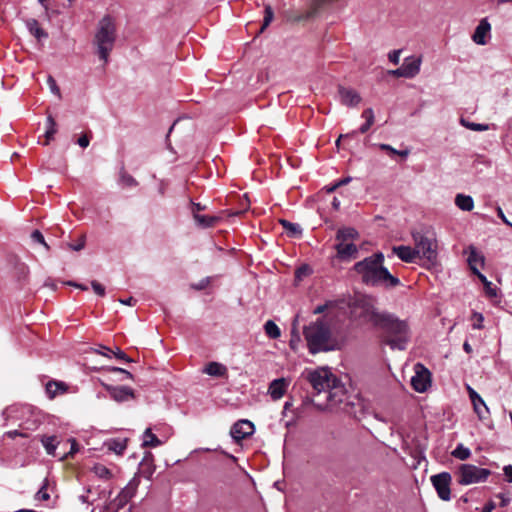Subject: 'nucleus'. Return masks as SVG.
<instances>
[{
  "mask_svg": "<svg viewBox=\"0 0 512 512\" xmlns=\"http://www.w3.org/2000/svg\"><path fill=\"white\" fill-rule=\"evenodd\" d=\"M354 271L358 274L360 281L368 287L392 289L400 285L399 278L392 275L384 266L382 252L354 264Z\"/></svg>",
  "mask_w": 512,
  "mask_h": 512,
  "instance_id": "obj_1",
  "label": "nucleus"
},
{
  "mask_svg": "<svg viewBox=\"0 0 512 512\" xmlns=\"http://www.w3.org/2000/svg\"><path fill=\"white\" fill-rule=\"evenodd\" d=\"M388 312L377 308L374 296L354 293V328L363 330L378 329Z\"/></svg>",
  "mask_w": 512,
  "mask_h": 512,
  "instance_id": "obj_2",
  "label": "nucleus"
},
{
  "mask_svg": "<svg viewBox=\"0 0 512 512\" xmlns=\"http://www.w3.org/2000/svg\"><path fill=\"white\" fill-rule=\"evenodd\" d=\"M378 329L383 331V342L391 349H406L411 338V330L407 321L388 313Z\"/></svg>",
  "mask_w": 512,
  "mask_h": 512,
  "instance_id": "obj_3",
  "label": "nucleus"
},
{
  "mask_svg": "<svg viewBox=\"0 0 512 512\" xmlns=\"http://www.w3.org/2000/svg\"><path fill=\"white\" fill-rule=\"evenodd\" d=\"M303 335L311 354L330 351L335 348L330 327L322 319H317L315 322L305 326L303 328Z\"/></svg>",
  "mask_w": 512,
  "mask_h": 512,
  "instance_id": "obj_4",
  "label": "nucleus"
},
{
  "mask_svg": "<svg viewBox=\"0 0 512 512\" xmlns=\"http://www.w3.org/2000/svg\"><path fill=\"white\" fill-rule=\"evenodd\" d=\"M116 40V25L112 17H103L97 27L94 38V44L101 60L105 63L108 61L110 52L114 47Z\"/></svg>",
  "mask_w": 512,
  "mask_h": 512,
  "instance_id": "obj_5",
  "label": "nucleus"
},
{
  "mask_svg": "<svg viewBox=\"0 0 512 512\" xmlns=\"http://www.w3.org/2000/svg\"><path fill=\"white\" fill-rule=\"evenodd\" d=\"M334 249L336 254L332 258L333 266L352 260V228L342 227L337 230Z\"/></svg>",
  "mask_w": 512,
  "mask_h": 512,
  "instance_id": "obj_6",
  "label": "nucleus"
},
{
  "mask_svg": "<svg viewBox=\"0 0 512 512\" xmlns=\"http://www.w3.org/2000/svg\"><path fill=\"white\" fill-rule=\"evenodd\" d=\"M490 475L489 469L473 464H461L456 472L458 484L464 486L485 482Z\"/></svg>",
  "mask_w": 512,
  "mask_h": 512,
  "instance_id": "obj_7",
  "label": "nucleus"
},
{
  "mask_svg": "<svg viewBox=\"0 0 512 512\" xmlns=\"http://www.w3.org/2000/svg\"><path fill=\"white\" fill-rule=\"evenodd\" d=\"M305 377L316 393L328 391L337 380V377L327 367L306 370Z\"/></svg>",
  "mask_w": 512,
  "mask_h": 512,
  "instance_id": "obj_8",
  "label": "nucleus"
},
{
  "mask_svg": "<svg viewBox=\"0 0 512 512\" xmlns=\"http://www.w3.org/2000/svg\"><path fill=\"white\" fill-rule=\"evenodd\" d=\"M412 236L417 257L426 260L430 264H434L437 260V242L435 238L419 232L413 233Z\"/></svg>",
  "mask_w": 512,
  "mask_h": 512,
  "instance_id": "obj_9",
  "label": "nucleus"
},
{
  "mask_svg": "<svg viewBox=\"0 0 512 512\" xmlns=\"http://www.w3.org/2000/svg\"><path fill=\"white\" fill-rule=\"evenodd\" d=\"M327 399L328 405L331 409H340L342 411L349 412L351 407L349 395L339 379H337L328 390Z\"/></svg>",
  "mask_w": 512,
  "mask_h": 512,
  "instance_id": "obj_10",
  "label": "nucleus"
},
{
  "mask_svg": "<svg viewBox=\"0 0 512 512\" xmlns=\"http://www.w3.org/2000/svg\"><path fill=\"white\" fill-rule=\"evenodd\" d=\"M414 370L415 375L411 378V386L415 391L423 393L431 386V373L421 363H416Z\"/></svg>",
  "mask_w": 512,
  "mask_h": 512,
  "instance_id": "obj_11",
  "label": "nucleus"
},
{
  "mask_svg": "<svg viewBox=\"0 0 512 512\" xmlns=\"http://www.w3.org/2000/svg\"><path fill=\"white\" fill-rule=\"evenodd\" d=\"M451 481L452 477L448 472H442L431 476V483L439 498L443 501H449L451 498Z\"/></svg>",
  "mask_w": 512,
  "mask_h": 512,
  "instance_id": "obj_12",
  "label": "nucleus"
},
{
  "mask_svg": "<svg viewBox=\"0 0 512 512\" xmlns=\"http://www.w3.org/2000/svg\"><path fill=\"white\" fill-rule=\"evenodd\" d=\"M254 433V425L249 420H239L231 428L230 434L236 441H241Z\"/></svg>",
  "mask_w": 512,
  "mask_h": 512,
  "instance_id": "obj_13",
  "label": "nucleus"
},
{
  "mask_svg": "<svg viewBox=\"0 0 512 512\" xmlns=\"http://www.w3.org/2000/svg\"><path fill=\"white\" fill-rule=\"evenodd\" d=\"M109 395L116 402H125L134 399V391L127 386H110L105 385Z\"/></svg>",
  "mask_w": 512,
  "mask_h": 512,
  "instance_id": "obj_14",
  "label": "nucleus"
},
{
  "mask_svg": "<svg viewBox=\"0 0 512 512\" xmlns=\"http://www.w3.org/2000/svg\"><path fill=\"white\" fill-rule=\"evenodd\" d=\"M490 31L491 25L487 18L481 19L472 35L473 41L478 45H485L487 43V37L490 36Z\"/></svg>",
  "mask_w": 512,
  "mask_h": 512,
  "instance_id": "obj_15",
  "label": "nucleus"
},
{
  "mask_svg": "<svg viewBox=\"0 0 512 512\" xmlns=\"http://www.w3.org/2000/svg\"><path fill=\"white\" fill-rule=\"evenodd\" d=\"M421 63L422 60L420 57L411 56L405 58L403 64L401 65L405 74V78H414L420 72Z\"/></svg>",
  "mask_w": 512,
  "mask_h": 512,
  "instance_id": "obj_16",
  "label": "nucleus"
},
{
  "mask_svg": "<svg viewBox=\"0 0 512 512\" xmlns=\"http://www.w3.org/2000/svg\"><path fill=\"white\" fill-rule=\"evenodd\" d=\"M289 382L285 378H278L273 380L268 388V393L273 400L282 398L288 388Z\"/></svg>",
  "mask_w": 512,
  "mask_h": 512,
  "instance_id": "obj_17",
  "label": "nucleus"
},
{
  "mask_svg": "<svg viewBox=\"0 0 512 512\" xmlns=\"http://www.w3.org/2000/svg\"><path fill=\"white\" fill-rule=\"evenodd\" d=\"M392 251L399 259L407 263L415 262L418 258L415 253V248H411L410 246H395Z\"/></svg>",
  "mask_w": 512,
  "mask_h": 512,
  "instance_id": "obj_18",
  "label": "nucleus"
},
{
  "mask_svg": "<svg viewBox=\"0 0 512 512\" xmlns=\"http://www.w3.org/2000/svg\"><path fill=\"white\" fill-rule=\"evenodd\" d=\"M468 251V264L471 270L477 274V272H479L478 267H482L484 265V257L477 251L474 246H469Z\"/></svg>",
  "mask_w": 512,
  "mask_h": 512,
  "instance_id": "obj_19",
  "label": "nucleus"
},
{
  "mask_svg": "<svg viewBox=\"0 0 512 512\" xmlns=\"http://www.w3.org/2000/svg\"><path fill=\"white\" fill-rule=\"evenodd\" d=\"M25 24L30 34L33 35L38 41L48 37V33L40 27L39 22L36 19L29 18L25 21Z\"/></svg>",
  "mask_w": 512,
  "mask_h": 512,
  "instance_id": "obj_20",
  "label": "nucleus"
},
{
  "mask_svg": "<svg viewBox=\"0 0 512 512\" xmlns=\"http://www.w3.org/2000/svg\"><path fill=\"white\" fill-rule=\"evenodd\" d=\"M204 373L214 377H227V367L219 362H210L203 370Z\"/></svg>",
  "mask_w": 512,
  "mask_h": 512,
  "instance_id": "obj_21",
  "label": "nucleus"
},
{
  "mask_svg": "<svg viewBox=\"0 0 512 512\" xmlns=\"http://www.w3.org/2000/svg\"><path fill=\"white\" fill-rule=\"evenodd\" d=\"M194 220L197 225L201 228H209L215 226V224L220 220L218 216H208L201 215L194 211Z\"/></svg>",
  "mask_w": 512,
  "mask_h": 512,
  "instance_id": "obj_22",
  "label": "nucleus"
},
{
  "mask_svg": "<svg viewBox=\"0 0 512 512\" xmlns=\"http://www.w3.org/2000/svg\"><path fill=\"white\" fill-rule=\"evenodd\" d=\"M299 324V315H296L292 322L291 327V339L289 341V346L292 350L296 351L301 342L300 333L298 331Z\"/></svg>",
  "mask_w": 512,
  "mask_h": 512,
  "instance_id": "obj_23",
  "label": "nucleus"
},
{
  "mask_svg": "<svg viewBox=\"0 0 512 512\" xmlns=\"http://www.w3.org/2000/svg\"><path fill=\"white\" fill-rule=\"evenodd\" d=\"M455 204L462 211H471L474 208L473 198L469 195L457 194Z\"/></svg>",
  "mask_w": 512,
  "mask_h": 512,
  "instance_id": "obj_24",
  "label": "nucleus"
},
{
  "mask_svg": "<svg viewBox=\"0 0 512 512\" xmlns=\"http://www.w3.org/2000/svg\"><path fill=\"white\" fill-rule=\"evenodd\" d=\"M478 399L471 400L474 411L480 419H486L489 415V409L480 395H478Z\"/></svg>",
  "mask_w": 512,
  "mask_h": 512,
  "instance_id": "obj_25",
  "label": "nucleus"
},
{
  "mask_svg": "<svg viewBox=\"0 0 512 512\" xmlns=\"http://www.w3.org/2000/svg\"><path fill=\"white\" fill-rule=\"evenodd\" d=\"M162 445V441L152 433L150 428H147L143 433L142 446L144 447H158Z\"/></svg>",
  "mask_w": 512,
  "mask_h": 512,
  "instance_id": "obj_26",
  "label": "nucleus"
},
{
  "mask_svg": "<svg viewBox=\"0 0 512 512\" xmlns=\"http://www.w3.org/2000/svg\"><path fill=\"white\" fill-rule=\"evenodd\" d=\"M66 386L63 382L49 381L46 384V393L50 398H54L58 393L65 392Z\"/></svg>",
  "mask_w": 512,
  "mask_h": 512,
  "instance_id": "obj_27",
  "label": "nucleus"
},
{
  "mask_svg": "<svg viewBox=\"0 0 512 512\" xmlns=\"http://www.w3.org/2000/svg\"><path fill=\"white\" fill-rule=\"evenodd\" d=\"M46 125H47V129L45 131L46 141H45L44 145H48L50 140H52L54 138V135L57 132V124L51 115H49L47 117Z\"/></svg>",
  "mask_w": 512,
  "mask_h": 512,
  "instance_id": "obj_28",
  "label": "nucleus"
},
{
  "mask_svg": "<svg viewBox=\"0 0 512 512\" xmlns=\"http://www.w3.org/2000/svg\"><path fill=\"white\" fill-rule=\"evenodd\" d=\"M264 331L266 335L271 339H278L281 336L280 328L272 320L266 321L264 324Z\"/></svg>",
  "mask_w": 512,
  "mask_h": 512,
  "instance_id": "obj_29",
  "label": "nucleus"
},
{
  "mask_svg": "<svg viewBox=\"0 0 512 512\" xmlns=\"http://www.w3.org/2000/svg\"><path fill=\"white\" fill-rule=\"evenodd\" d=\"M41 442L49 455H55V450L59 444L55 436H43Z\"/></svg>",
  "mask_w": 512,
  "mask_h": 512,
  "instance_id": "obj_30",
  "label": "nucleus"
},
{
  "mask_svg": "<svg viewBox=\"0 0 512 512\" xmlns=\"http://www.w3.org/2000/svg\"><path fill=\"white\" fill-rule=\"evenodd\" d=\"M93 473L100 479L109 480L112 477V472L105 465L97 463L92 468Z\"/></svg>",
  "mask_w": 512,
  "mask_h": 512,
  "instance_id": "obj_31",
  "label": "nucleus"
},
{
  "mask_svg": "<svg viewBox=\"0 0 512 512\" xmlns=\"http://www.w3.org/2000/svg\"><path fill=\"white\" fill-rule=\"evenodd\" d=\"M362 118L365 120V123L363 125H361V127L359 128V131L361 133H365V132H367L369 130L371 125L374 123V112H373V110L371 108L366 109L362 113Z\"/></svg>",
  "mask_w": 512,
  "mask_h": 512,
  "instance_id": "obj_32",
  "label": "nucleus"
},
{
  "mask_svg": "<svg viewBox=\"0 0 512 512\" xmlns=\"http://www.w3.org/2000/svg\"><path fill=\"white\" fill-rule=\"evenodd\" d=\"M476 275L478 276L480 281L483 283L486 295L489 298H495L497 296V289L495 287H493L492 283L490 281H488L487 278L483 274H481L480 272H477Z\"/></svg>",
  "mask_w": 512,
  "mask_h": 512,
  "instance_id": "obj_33",
  "label": "nucleus"
},
{
  "mask_svg": "<svg viewBox=\"0 0 512 512\" xmlns=\"http://www.w3.org/2000/svg\"><path fill=\"white\" fill-rule=\"evenodd\" d=\"M107 445H108L109 450L114 451L118 455H121L127 447L125 439L124 440L113 439V440H110Z\"/></svg>",
  "mask_w": 512,
  "mask_h": 512,
  "instance_id": "obj_34",
  "label": "nucleus"
},
{
  "mask_svg": "<svg viewBox=\"0 0 512 512\" xmlns=\"http://www.w3.org/2000/svg\"><path fill=\"white\" fill-rule=\"evenodd\" d=\"M281 225L283 228L292 236H299L302 233L301 227L296 224L289 222L287 220H280Z\"/></svg>",
  "mask_w": 512,
  "mask_h": 512,
  "instance_id": "obj_35",
  "label": "nucleus"
},
{
  "mask_svg": "<svg viewBox=\"0 0 512 512\" xmlns=\"http://www.w3.org/2000/svg\"><path fill=\"white\" fill-rule=\"evenodd\" d=\"M471 452L468 448L462 444H458L457 447L452 451V456L459 460H466L470 457Z\"/></svg>",
  "mask_w": 512,
  "mask_h": 512,
  "instance_id": "obj_36",
  "label": "nucleus"
},
{
  "mask_svg": "<svg viewBox=\"0 0 512 512\" xmlns=\"http://www.w3.org/2000/svg\"><path fill=\"white\" fill-rule=\"evenodd\" d=\"M273 18H274V13H273L272 7L270 5H266L265 11H264L263 25L261 27V32H263L270 25Z\"/></svg>",
  "mask_w": 512,
  "mask_h": 512,
  "instance_id": "obj_37",
  "label": "nucleus"
},
{
  "mask_svg": "<svg viewBox=\"0 0 512 512\" xmlns=\"http://www.w3.org/2000/svg\"><path fill=\"white\" fill-rule=\"evenodd\" d=\"M461 124L472 131H486L489 128L487 124L473 123L465 119H461Z\"/></svg>",
  "mask_w": 512,
  "mask_h": 512,
  "instance_id": "obj_38",
  "label": "nucleus"
},
{
  "mask_svg": "<svg viewBox=\"0 0 512 512\" xmlns=\"http://www.w3.org/2000/svg\"><path fill=\"white\" fill-rule=\"evenodd\" d=\"M341 102L347 107L352 106V92L345 88H340L339 90Z\"/></svg>",
  "mask_w": 512,
  "mask_h": 512,
  "instance_id": "obj_39",
  "label": "nucleus"
},
{
  "mask_svg": "<svg viewBox=\"0 0 512 512\" xmlns=\"http://www.w3.org/2000/svg\"><path fill=\"white\" fill-rule=\"evenodd\" d=\"M47 486H48V480L45 479L43 485L41 486V488L38 490V492L35 495V498L37 500H40V501H47V500H49L50 495H49V493L47 491Z\"/></svg>",
  "mask_w": 512,
  "mask_h": 512,
  "instance_id": "obj_40",
  "label": "nucleus"
},
{
  "mask_svg": "<svg viewBox=\"0 0 512 512\" xmlns=\"http://www.w3.org/2000/svg\"><path fill=\"white\" fill-rule=\"evenodd\" d=\"M351 181V178L348 176V177H345L341 180H338L337 182H335L333 185H330V186H326L324 189L328 192V193H332L334 192L335 190H337L338 188H341L347 184H349Z\"/></svg>",
  "mask_w": 512,
  "mask_h": 512,
  "instance_id": "obj_41",
  "label": "nucleus"
},
{
  "mask_svg": "<svg viewBox=\"0 0 512 512\" xmlns=\"http://www.w3.org/2000/svg\"><path fill=\"white\" fill-rule=\"evenodd\" d=\"M47 84L50 91L56 95L58 98H61L60 88L58 87L56 80L52 76H48Z\"/></svg>",
  "mask_w": 512,
  "mask_h": 512,
  "instance_id": "obj_42",
  "label": "nucleus"
},
{
  "mask_svg": "<svg viewBox=\"0 0 512 512\" xmlns=\"http://www.w3.org/2000/svg\"><path fill=\"white\" fill-rule=\"evenodd\" d=\"M136 487H137V482L135 480L130 482V484L122 491L121 497L125 498V500L132 497L135 492Z\"/></svg>",
  "mask_w": 512,
  "mask_h": 512,
  "instance_id": "obj_43",
  "label": "nucleus"
},
{
  "mask_svg": "<svg viewBox=\"0 0 512 512\" xmlns=\"http://www.w3.org/2000/svg\"><path fill=\"white\" fill-rule=\"evenodd\" d=\"M31 238L34 242L42 244L46 249H49L48 244L46 243L43 234L39 230H35L31 234Z\"/></svg>",
  "mask_w": 512,
  "mask_h": 512,
  "instance_id": "obj_44",
  "label": "nucleus"
},
{
  "mask_svg": "<svg viewBox=\"0 0 512 512\" xmlns=\"http://www.w3.org/2000/svg\"><path fill=\"white\" fill-rule=\"evenodd\" d=\"M310 268L308 265H302L295 272V277L297 280H302L303 277L309 275Z\"/></svg>",
  "mask_w": 512,
  "mask_h": 512,
  "instance_id": "obj_45",
  "label": "nucleus"
},
{
  "mask_svg": "<svg viewBox=\"0 0 512 512\" xmlns=\"http://www.w3.org/2000/svg\"><path fill=\"white\" fill-rule=\"evenodd\" d=\"M121 182L129 187H134L137 185L136 180L131 175L126 173L121 174Z\"/></svg>",
  "mask_w": 512,
  "mask_h": 512,
  "instance_id": "obj_46",
  "label": "nucleus"
},
{
  "mask_svg": "<svg viewBox=\"0 0 512 512\" xmlns=\"http://www.w3.org/2000/svg\"><path fill=\"white\" fill-rule=\"evenodd\" d=\"M91 286H92L93 291L97 295H99V296H104L105 295V287L102 284H100L99 282L92 281L91 282Z\"/></svg>",
  "mask_w": 512,
  "mask_h": 512,
  "instance_id": "obj_47",
  "label": "nucleus"
},
{
  "mask_svg": "<svg viewBox=\"0 0 512 512\" xmlns=\"http://www.w3.org/2000/svg\"><path fill=\"white\" fill-rule=\"evenodd\" d=\"M400 54H401V50H393V51L389 52V54H388L389 61L392 62L394 65L399 64Z\"/></svg>",
  "mask_w": 512,
  "mask_h": 512,
  "instance_id": "obj_48",
  "label": "nucleus"
},
{
  "mask_svg": "<svg viewBox=\"0 0 512 512\" xmlns=\"http://www.w3.org/2000/svg\"><path fill=\"white\" fill-rule=\"evenodd\" d=\"M351 140V136L349 134L340 135L338 139L336 140V146L338 149H340L341 145L345 146L346 144H349Z\"/></svg>",
  "mask_w": 512,
  "mask_h": 512,
  "instance_id": "obj_49",
  "label": "nucleus"
},
{
  "mask_svg": "<svg viewBox=\"0 0 512 512\" xmlns=\"http://www.w3.org/2000/svg\"><path fill=\"white\" fill-rule=\"evenodd\" d=\"M334 305H339V304H338V303H334V302H327V303H326V304H324V305H319V306H317V307L314 309L313 313H314V314H321V313H323L326 309H329V308L333 307Z\"/></svg>",
  "mask_w": 512,
  "mask_h": 512,
  "instance_id": "obj_50",
  "label": "nucleus"
},
{
  "mask_svg": "<svg viewBox=\"0 0 512 512\" xmlns=\"http://www.w3.org/2000/svg\"><path fill=\"white\" fill-rule=\"evenodd\" d=\"M84 246H85L84 236L80 237V239L78 240L77 243L69 245L70 249H72L74 251H80L84 248Z\"/></svg>",
  "mask_w": 512,
  "mask_h": 512,
  "instance_id": "obj_51",
  "label": "nucleus"
},
{
  "mask_svg": "<svg viewBox=\"0 0 512 512\" xmlns=\"http://www.w3.org/2000/svg\"><path fill=\"white\" fill-rule=\"evenodd\" d=\"M115 357L120 359V360H123V361H126V362H132V359L129 358L125 352H123L121 349L117 348L116 351L113 352Z\"/></svg>",
  "mask_w": 512,
  "mask_h": 512,
  "instance_id": "obj_52",
  "label": "nucleus"
},
{
  "mask_svg": "<svg viewBox=\"0 0 512 512\" xmlns=\"http://www.w3.org/2000/svg\"><path fill=\"white\" fill-rule=\"evenodd\" d=\"M473 317L476 318V322L473 324V328L475 329H481L483 326H482V322H483V316L482 314L480 313H474L473 314Z\"/></svg>",
  "mask_w": 512,
  "mask_h": 512,
  "instance_id": "obj_53",
  "label": "nucleus"
},
{
  "mask_svg": "<svg viewBox=\"0 0 512 512\" xmlns=\"http://www.w3.org/2000/svg\"><path fill=\"white\" fill-rule=\"evenodd\" d=\"M497 497L501 500L500 505L502 507L507 506L511 501V497L503 493L498 494Z\"/></svg>",
  "mask_w": 512,
  "mask_h": 512,
  "instance_id": "obj_54",
  "label": "nucleus"
},
{
  "mask_svg": "<svg viewBox=\"0 0 512 512\" xmlns=\"http://www.w3.org/2000/svg\"><path fill=\"white\" fill-rule=\"evenodd\" d=\"M497 215L498 217L508 226L512 227V223L506 218L503 210L501 209V207H497Z\"/></svg>",
  "mask_w": 512,
  "mask_h": 512,
  "instance_id": "obj_55",
  "label": "nucleus"
},
{
  "mask_svg": "<svg viewBox=\"0 0 512 512\" xmlns=\"http://www.w3.org/2000/svg\"><path fill=\"white\" fill-rule=\"evenodd\" d=\"M506 480L512 483V465H507L503 468Z\"/></svg>",
  "mask_w": 512,
  "mask_h": 512,
  "instance_id": "obj_56",
  "label": "nucleus"
},
{
  "mask_svg": "<svg viewBox=\"0 0 512 512\" xmlns=\"http://www.w3.org/2000/svg\"><path fill=\"white\" fill-rule=\"evenodd\" d=\"M77 142L79 146H81L82 148H86L89 145L90 139L87 135H82L81 137H79Z\"/></svg>",
  "mask_w": 512,
  "mask_h": 512,
  "instance_id": "obj_57",
  "label": "nucleus"
},
{
  "mask_svg": "<svg viewBox=\"0 0 512 512\" xmlns=\"http://www.w3.org/2000/svg\"><path fill=\"white\" fill-rule=\"evenodd\" d=\"M388 74H390L392 76H395V77H403V78H405V74L403 72L402 67H399V68H397L395 70H390V71H388Z\"/></svg>",
  "mask_w": 512,
  "mask_h": 512,
  "instance_id": "obj_58",
  "label": "nucleus"
},
{
  "mask_svg": "<svg viewBox=\"0 0 512 512\" xmlns=\"http://www.w3.org/2000/svg\"><path fill=\"white\" fill-rule=\"evenodd\" d=\"M38 3L43 7L45 15L49 18V0H37Z\"/></svg>",
  "mask_w": 512,
  "mask_h": 512,
  "instance_id": "obj_59",
  "label": "nucleus"
},
{
  "mask_svg": "<svg viewBox=\"0 0 512 512\" xmlns=\"http://www.w3.org/2000/svg\"><path fill=\"white\" fill-rule=\"evenodd\" d=\"M69 441L71 442V448H70V451L67 453V456L68 455L72 456L74 453H76L78 451V444L75 439H70Z\"/></svg>",
  "mask_w": 512,
  "mask_h": 512,
  "instance_id": "obj_60",
  "label": "nucleus"
},
{
  "mask_svg": "<svg viewBox=\"0 0 512 512\" xmlns=\"http://www.w3.org/2000/svg\"><path fill=\"white\" fill-rule=\"evenodd\" d=\"M467 391H468V394H469V398L470 400H474V399H478V393L471 387V386H467Z\"/></svg>",
  "mask_w": 512,
  "mask_h": 512,
  "instance_id": "obj_61",
  "label": "nucleus"
},
{
  "mask_svg": "<svg viewBox=\"0 0 512 512\" xmlns=\"http://www.w3.org/2000/svg\"><path fill=\"white\" fill-rule=\"evenodd\" d=\"M111 370L115 371V372H119V373H126V377L129 378V379L133 378V375L129 371H127V370H125L123 368L113 367V368H111Z\"/></svg>",
  "mask_w": 512,
  "mask_h": 512,
  "instance_id": "obj_62",
  "label": "nucleus"
},
{
  "mask_svg": "<svg viewBox=\"0 0 512 512\" xmlns=\"http://www.w3.org/2000/svg\"><path fill=\"white\" fill-rule=\"evenodd\" d=\"M209 284V278H205L200 281V283L194 286L197 290L204 289Z\"/></svg>",
  "mask_w": 512,
  "mask_h": 512,
  "instance_id": "obj_63",
  "label": "nucleus"
},
{
  "mask_svg": "<svg viewBox=\"0 0 512 512\" xmlns=\"http://www.w3.org/2000/svg\"><path fill=\"white\" fill-rule=\"evenodd\" d=\"M496 505L493 501H488L485 505H484V509L487 511V512H492L494 509H495Z\"/></svg>",
  "mask_w": 512,
  "mask_h": 512,
  "instance_id": "obj_64",
  "label": "nucleus"
}]
</instances>
